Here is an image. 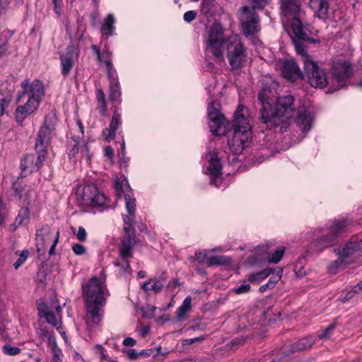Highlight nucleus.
I'll use <instances>...</instances> for the list:
<instances>
[{"label": "nucleus", "mask_w": 362, "mask_h": 362, "mask_svg": "<svg viewBox=\"0 0 362 362\" xmlns=\"http://www.w3.org/2000/svg\"><path fill=\"white\" fill-rule=\"evenodd\" d=\"M230 263V259L228 257L218 255L209 257L206 259V264L209 267L213 265H227Z\"/></svg>", "instance_id": "473e14b6"}, {"label": "nucleus", "mask_w": 362, "mask_h": 362, "mask_svg": "<svg viewBox=\"0 0 362 362\" xmlns=\"http://www.w3.org/2000/svg\"><path fill=\"white\" fill-rule=\"evenodd\" d=\"M121 96L119 85L117 79L112 78L110 86L109 99L112 102L117 101Z\"/></svg>", "instance_id": "7c9ffc66"}, {"label": "nucleus", "mask_w": 362, "mask_h": 362, "mask_svg": "<svg viewBox=\"0 0 362 362\" xmlns=\"http://www.w3.org/2000/svg\"><path fill=\"white\" fill-rule=\"evenodd\" d=\"M304 70L309 83L315 88H322L327 84V77L325 70L320 68L310 56H305Z\"/></svg>", "instance_id": "0eeeda50"}, {"label": "nucleus", "mask_w": 362, "mask_h": 362, "mask_svg": "<svg viewBox=\"0 0 362 362\" xmlns=\"http://www.w3.org/2000/svg\"><path fill=\"white\" fill-rule=\"evenodd\" d=\"M356 293H362V281L358 283L354 286H353L351 290L346 291V293H344L342 294L341 300H348L353 298Z\"/></svg>", "instance_id": "f704fd0d"}, {"label": "nucleus", "mask_w": 362, "mask_h": 362, "mask_svg": "<svg viewBox=\"0 0 362 362\" xmlns=\"http://www.w3.org/2000/svg\"><path fill=\"white\" fill-rule=\"evenodd\" d=\"M123 344L126 346H134L136 344V340L131 337H127L124 339Z\"/></svg>", "instance_id": "680f3d73"}, {"label": "nucleus", "mask_w": 362, "mask_h": 362, "mask_svg": "<svg viewBox=\"0 0 362 362\" xmlns=\"http://www.w3.org/2000/svg\"><path fill=\"white\" fill-rule=\"evenodd\" d=\"M54 235L55 233L52 232L51 228L47 225L42 226L40 230L36 232L37 252H40L41 250L42 252L45 251L46 245L52 243Z\"/></svg>", "instance_id": "6ab92c4d"}, {"label": "nucleus", "mask_w": 362, "mask_h": 362, "mask_svg": "<svg viewBox=\"0 0 362 362\" xmlns=\"http://www.w3.org/2000/svg\"><path fill=\"white\" fill-rule=\"evenodd\" d=\"M206 253L205 252H202V251H197L195 252V255H194V258L199 262H202L204 261L205 258H206Z\"/></svg>", "instance_id": "13d9d810"}, {"label": "nucleus", "mask_w": 362, "mask_h": 362, "mask_svg": "<svg viewBox=\"0 0 362 362\" xmlns=\"http://www.w3.org/2000/svg\"><path fill=\"white\" fill-rule=\"evenodd\" d=\"M21 86L23 91L18 93L17 101L21 102L25 96H28V100L23 105H19L16 109L15 119L19 125H22L25 119L38 108L45 94L43 84L39 80L30 83L25 79L21 82Z\"/></svg>", "instance_id": "20e7f679"}, {"label": "nucleus", "mask_w": 362, "mask_h": 362, "mask_svg": "<svg viewBox=\"0 0 362 362\" xmlns=\"http://www.w3.org/2000/svg\"><path fill=\"white\" fill-rule=\"evenodd\" d=\"M53 354V362H61L62 351L59 348H57L52 350Z\"/></svg>", "instance_id": "6e6d98bb"}, {"label": "nucleus", "mask_w": 362, "mask_h": 362, "mask_svg": "<svg viewBox=\"0 0 362 362\" xmlns=\"http://www.w3.org/2000/svg\"><path fill=\"white\" fill-rule=\"evenodd\" d=\"M338 256V259L334 261L332 264V268H339L350 264V261H348L345 257H341V255Z\"/></svg>", "instance_id": "c03bdc74"}, {"label": "nucleus", "mask_w": 362, "mask_h": 362, "mask_svg": "<svg viewBox=\"0 0 362 362\" xmlns=\"http://www.w3.org/2000/svg\"><path fill=\"white\" fill-rule=\"evenodd\" d=\"M283 274V269L281 267L276 268V272L275 275L272 276L268 282L264 285H262L259 288V291L260 293H264L267 289H272L275 287L276 283L281 279Z\"/></svg>", "instance_id": "cd10ccee"}, {"label": "nucleus", "mask_w": 362, "mask_h": 362, "mask_svg": "<svg viewBox=\"0 0 362 362\" xmlns=\"http://www.w3.org/2000/svg\"><path fill=\"white\" fill-rule=\"evenodd\" d=\"M67 148L68 155L71 159L76 158L79 153H83L84 149L86 151L88 158L90 159V158L88 146L86 145L84 146L80 145V141L78 139L74 137L70 138L68 141Z\"/></svg>", "instance_id": "b1692460"}, {"label": "nucleus", "mask_w": 362, "mask_h": 362, "mask_svg": "<svg viewBox=\"0 0 362 362\" xmlns=\"http://www.w3.org/2000/svg\"><path fill=\"white\" fill-rule=\"evenodd\" d=\"M105 155L110 159L112 160L114 155V151L111 146H106L105 148Z\"/></svg>", "instance_id": "e2e57ef3"}, {"label": "nucleus", "mask_w": 362, "mask_h": 362, "mask_svg": "<svg viewBox=\"0 0 362 362\" xmlns=\"http://www.w3.org/2000/svg\"><path fill=\"white\" fill-rule=\"evenodd\" d=\"M18 215L21 216V218H23V220L28 218L29 216L28 209L27 208L21 209Z\"/></svg>", "instance_id": "774afa93"}, {"label": "nucleus", "mask_w": 362, "mask_h": 362, "mask_svg": "<svg viewBox=\"0 0 362 362\" xmlns=\"http://www.w3.org/2000/svg\"><path fill=\"white\" fill-rule=\"evenodd\" d=\"M209 161L208 171L212 178L210 180L211 185L218 187L221 183V180L216 179L221 175L222 165L220 159L218 158L217 153L210 152L206 156Z\"/></svg>", "instance_id": "dca6fc26"}, {"label": "nucleus", "mask_w": 362, "mask_h": 362, "mask_svg": "<svg viewBox=\"0 0 362 362\" xmlns=\"http://www.w3.org/2000/svg\"><path fill=\"white\" fill-rule=\"evenodd\" d=\"M243 13L240 16V22L244 35L246 37L252 36L260 29L259 18L257 13L248 6L242 7Z\"/></svg>", "instance_id": "9b49d317"}, {"label": "nucleus", "mask_w": 362, "mask_h": 362, "mask_svg": "<svg viewBox=\"0 0 362 362\" xmlns=\"http://www.w3.org/2000/svg\"><path fill=\"white\" fill-rule=\"evenodd\" d=\"M348 225V221L344 219L327 223L325 228L320 230L324 235L312 243V247L317 252H322L332 246L337 242V237L346 231Z\"/></svg>", "instance_id": "423d86ee"}, {"label": "nucleus", "mask_w": 362, "mask_h": 362, "mask_svg": "<svg viewBox=\"0 0 362 362\" xmlns=\"http://www.w3.org/2000/svg\"><path fill=\"white\" fill-rule=\"evenodd\" d=\"M124 201L126 208L129 214H135L136 200L134 197H131L129 194H124Z\"/></svg>", "instance_id": "58836bf2"}, {"label": "nucleus", "mask_w": 362, "mask_h": 362, "mask_svg": "<svg viewBox=\"0 0 362 362\" xmlns=\"http://www.w3.org/2000/svg\"><path fill=\"white\" fill-rule=\"evenodd\" d=\"M106 65L107 75L110 78H114L112 71L113 70V66L112 64L111 60L104 62Z\"/></svg>", "instance_id": "bf43d9fd"}, {"label": "nucleus", "mask_w": 362, "mask_h": 362, "mask_svg": "<svg viewBox=\"0 0 362 362\" xmlns=\"http://www.w3.org/2000/svg\"><path fill=\"white\" fill-rule=\"evenodd\" d=\"M213 0H203L202 3V10L207 13L209 11V6Z\"/></svg>", "instance_id": "052dcab7"}, {"label": "nucleus", "mask_w": 362, "mask_h": 362, "mask_svg": "<svg viewBox=\"0 0 362 362\" xmlns=\"http://www.w3.org/2000/svg\"><path fill=\"white\" fill-rule=\"evenodd\" d=\"M314 339L311 337H306L292 344L290 348V353L301 351L310 349L314 344Z\"/></svg>", "instance_id": "bb28decb"}, {"label": "nucleus", "mask_w": 362, "mask_h": 362, "mask_svg": "<svg viewBox=\"0 0 362 362\" xmlns=\"http://www.w3.org/2000/svg\"><path fill=\"white\" fill-rule=\"evenodd\" d=\"M56 122L53 117L46 116L41 125L35 141L36 151L47 153V146L51 139L55 136Z\"/></svg>", "instance_id": "6e6552de"}, {"label": "nucleus", "mask_w": 362, "mask_h": 362, "mask_svg": "<svg viewBox=\"0 0 362 362\" xmlns=\"http://www.w3.org/2000/svg\"><path fill=\"white\" fill-rule=\"evenodd\" d=\"M313 122V117L310 112L305 109L298 110L296 124L303 133L306 134L311 129Z\"/></svg>", "instance_id": "5701e85b"}, {"label": "nucleus", "mask_w": 362, "mask_h": 362, "mask_svg": "<svg viewBox=\"0 0 362 362\" xmlns=\"http://www.w3.org/2000/svg\"><path fill=\"white\" fill-rule=\"evenodd\" d=\"M291 27L293 32L291 39H298L299 40H311L310 37V30L308 25H304L299 18H294L291 23Z\"/></svg>", "instance_id": "aec40b11"}, {"label": "nucleus", "mask_w": 362, "mask_h": 362, "mask_svg": "<svg viewBox=\"0 0 362 362\" xmlns=\"http://www.w3.org/2000/svg\"><path fill=\"white\" fill-rule=\"evenodd\" d=\"M332 0H310V7L315 11V15L320 19L329 18Z\"/></svg>", "instance_id": "4be33fe9"}, {"label": "nucleus", "mask_w": 362, "mask_h": 362, "mask_svg": "<svg viewBox=\"0 0 362 362\" xmlns=\"http://www.w3.org/2000/svg\"><path fill=\"white\" fill-rule=\"evenodd\" d=\"M270 1L271 0H252L253 6L251 8L255 10L257 8L262 9L270 3Z\"/></svg>", "instance_id": "de8ad7c7"}, {"label": "nucleus", "mask_w": 362, "mask_h": 362, "mask_svg": "<svg viewBox=\"0 0 362 362\" xmlns=\"http://www.w3.org/2000/svg\"><path fill=\"white\" fill-rule=\"evenodd\" d=\"M250 284H242L235 288V292L238 294L246 293L250 291Z\"/></svg>", "instance_id": "5fc2aeb1"}, {"label": "nucleus", "mask_w": 362, "mask_h": 362, "mask_svg": "<svg viewBox=\"0 0 362 362\" xmlns=\"http://www.w3.org/2000/svg\"><path fill=\"white\" fill-rule=\"evenodd\" d=\"M107 197L98 191L94 185H88L83 187L78 202L84 206L101 207L106 205Z\"/></svg>", "instance_id": "9d476101"}, {"label": "nucleus", "mask_w": 362, "mask_h": 362, "mask_svg": "<svg viewBox=\"0 0 362 362\" xmlns=\"http://www.w3.org/2000/svg\"><path fill=\"white\" fill-rule=\"evenodd\" d=\"M285 252V247H281L275 250L271 255L268 256V262L277 264L281 259Z\"/></svg>", "instance_id": "e433bc0d"}, {"label": "nucleus", "mask_w": 362, "mask_h": 362, "mask_svg": "<svg viewBox=\"0 0 362 362\" xmlns=\"http://www.w3.org/2000/svg\"><path fill=\"white\" fill-rule=\"evenodd\" d=\"M37 305L40 317H45L47 323L57 327L58 322L54 313L51 311L45 304L40 300H37Z\"/></svg>", "instance_id": "a878e982"}, {"label": "nucleus", "mask_w": 362, "mask_h": 362, "mask_svg": "<svg viewBox=\"0 0 362 362\" xmlns=\"http://www.w3.org/2000/svg\"><path fill=\"white\" fill-rule=\"evenodd\" d=\"M293 41V43L294 45L296 51L298 54L301 56L302 61L303 62L304 57L305 56H309L305 51L303 42H305L306 40H299L298 39H291Z\"/></svg>", "instance_id": "4c0bfd02"}, {"label": "nucleus", "mask_w": 362, "mask_h": 362, "mask_svg": "<svg viewBox=\"0 0 362 362\" xmlns=\"http://www.w3.org/2000/svg\"><path fill=\"white\" fill-rule=\"evenodd\" d=\"M332 72L339 83V88L344 86L342 83L349 78L353 73L351 64L342 59H336L332 62Z\"/></svg>", "instance_id": "4468645a"}, {"label": "nucleus", "mask_w": 362, "mask_h": 362, "mask_svg": "<svg viewBox=\"0 0 362 362\" xmlns=\"http://www.w3.org/2000/svg\"><path fill=\"white\" fill-rule=\"evenodd\" d=\"M62 3V0H59L57 1V2H54V1H52V4L54 5V12L58 15L59 16L60 13H61V6H60V4Z\"/></svg>", "instance_id": "69168bd1"}, {"label": "nucleus", "mask_w": 362, "mask_h": 362, "mask_svg": "<svg viewBox=\"0 0 362 362\" xmlns=\"http://www.w3.org/2000/svg\"><path fill=\"white\" fill-rule=\"evenodd\" d=\"M163 286L156 280V278L151 279L148 281L144 283L142 288L145 291H153L155 293L159 292Z\"/></svg>", "instance_id": "72a5a7b5"}, {"label": "nucleus", "mask_w": 362, "mask_h": 362, "mask_svg": "<svg viewBox=\"0 0 362 362\" xmlns=\"http://www.w3.org/2000/svg\"><path fill=\"white\" fill-rule=\"evenodd\" d=\"M245 107L240 105L234 113L233 136L228 138V144L234 154H240L246 146V144L252 138V132L249 119L244 114Z\"/></svg>", "instance_id": "39448f33"}, {"label": "nucleus", "mask_w": 362, "mask_h": 362, "mask_svg": "<svg viewBox=\"0 0 362 362\" xmlns=\"http://www.w3.org/2000/svg\"><path fill=\"white\" fill-rule=\"evenodd\" d=\"M335 329V323L329 325L325 329L318 334L320 339H328L331 337L333 330Z\"/></svg>", "instance_id": "79ce46f5"}, {"label": "nucleus", "mask_w": 362, "mask_h": 362, "mask_svg": "<svg viewBox=\"0 0 362 362\" xmlns=\"http://www.w3.org/2000/svg\"><path fill=\"white\" fill-rule=\"evenodd\" d=\"M3 352L8 356H16L21 352V349L17 346H13L9 344H5L2 347Z\"/></svg>", "instance_id": "37998d69"}, {"label": "nucleus", "mask_w": 362, "mask_h": 362, "mask_svg": "<svg viewBox=\"0 0 362 362\" xmlns=\"http://www.w3.org/2000/svg\"><path fill=\"white\" fill-rule=\"evenodd\" d=\"M124 230L125 233L119 247V255L127 269H129V262L127 259L132 257V251L136 243L135 239V228L125 227L124 228Z\"/></svg>", "instance_id": "f8f14e48"}, {"label": "nucleus", "mask_w": 362, "mask_h": 362, "mask_svg": "<svg viewBox=\"0 0 362 362\" xmlns=\"http://www.w3.org/2000/svg\"><path fill=\"white\" fill-rule=\"evenodd\" d=\"M98 353L100 356V362H118L112 359L107 354L106 350L101 346L97 345Z\"/></svg>", "instance_id": "a19ab883"}, {"label": "nucleus", "mask_w": 362, "mask_h": 362, "mask_svg": "<svg viewBox=\"0 0 362 362\" xmlns=\"http://www.w3.org/2000/svg\"><path fill=\"white\" fill-rule=\"evenodd\" d=\"M192 298L190 296L185 298L182 305L177 308L176 312V317L177 320H181L184 318L187 313L191 308Z\"/></svg>", "instance_id": "2f4dec72"}, {"label": "nucleus", "mask_w": 362, "mask_h": 362, "mask_svg": "<svg viewBox=\"0 0 362 362\" xmlns=\"http://www.w3.org/2000/svg\"><path fill=\"white\" fill-rule=\"evenodd\" d=\"M98 103L99 108L100 109V112L102 115L105 114V112L107 110L105 100L98 101Z\"/></svg>", "instance_id": "338daca9"}, {"label": "nucleus", "mask_w": 362, "mask_h": 362, "mask_svg": "<svg viewBox=\"0 0 362 362\" xmlns=\"http://www.w3.org/2000/svg\"><path fill=\"white\" fill-rule=\"evenodd\" d=\"M206 53L211 54L218 62L224 61V52L233 70L241 68L246 61L247 49L237 35L225 39L219 24H214L205 36Z\"/></svg>", "instance_id": "f257e3e1"}, {"label": "nucleus", "mask_w": 362, "mask_h": 362, "mask_svg": "<svg viewBox=\"0 0 362 362\" xmlns=\"http://www.w3.org/2000/svg\"><path fill=\"white\" fill-rule=\"evenodd\" d=\"M59 238V231L57 230L55 233L54 236L53 237L52 243L51 247H50L49 250V255H54V250H55L56 245L58 243Z\"/></svg>", "instance_id": "3c124183"}, {"label": "nucleus", "mask_w": 362, "mask_h": 362, "mask_svg": "<svg viewBox=\"0 0 362 362\" xmlns=\"http://www.w3.org/2000/svg\"><path fill=\"white\" fill-rule=\"evenodd\" d=\"M197 13L194 11H188L185 13L183 16L184 21L187 23H190L196 18Z\"/></svg>", "instance_id": "864d4df0"}, {"label": "nucleus", "mask_w": 362, "mask_h": 362, "mask_svg": "<svg viewBox=\"0 0 362 362\" xmlns=\"http://www.w3.org/2000/svg\"><path fill=\"white\" fill-rule=\"evenodd\" d=\"M82 287L86 310L85 320L88 327L92 329L103 319L107 290L103 279L100 280L97 276L91 277Z\"/></svg>", "instance_id": "7ed1b4c3"}, {"label": "nucleus", "mask_w": 362, "mask_h": 362, "mask_svg": "<svg viewBox=\"0 0 362 362\" xmlns=\"http://www.w3.org/2000/svg\"><path fill=\"white\" fill-rule=\"evenodd\" d=\"M77 58V51L73 46H69L66 49L64 54L61 55L62 74L64 76H66L69 74Z\"/></svg>", "instance_id": "f3484780"}, {"label": "nucleus", "mask_w": 362, "mask_h": 362, "mask_svg": "<svg viewBox=\"0 0 362 362\" xmlns=\"http://www.w3.org/2000/svg\"><path fill=\"white\" fill-rule=\"evenodd\" d=\"M269 92L264 88L258 93V101L262 106L259 119L267 129H279L280 133H284L289 127L290 119L296 110L294 98L290 95L280 97L273 107L269 100Z\"/></svg>", "instance_id": "f03ea898"}, {"label": "nucleus", "mask_w": 362, "mask_h": 362, "mask_svg": "<svg viewBox=\"0 0 362 362\" xmlns=\"http://www.w3.org/2000/svg\"><path fill=\"white\" fill-rule=\"evenodd\" d=\"M115 20L114 16L112 14H108L107 16L105 18V23L102 27L103 31L107 30L110 35H112L115 29Z\"/></svg>", "instance_id": "c9c22d12"}, {"label": "nucleus", "mask_w": 362, "mask_h": 362, "mask_svg": "<svg viewBox=\"0 0 362 362\" xmlns=\"http://www.w3.org/2000/svg\"><path fill=\"white\" fill-rule=\"evenodd\" d=\"M218 104L211 103L208 107L209 124L211 132L217 136L225 135L228 134V123L226 122L224 116L219 112L215 106Z\"/></svg>", "instance_id": "1a4fd4ad"}, {"label": "nucleus", "mask_w": 362, "mask_h": 362, "mask_svg": "<svg viewBox=\"0 0 362 362\" xmlns=\"http://www.w3.org/2000/svg\"><path fill=\"white\" fill-rule=\"evenodd\" d=\"M76 238L81 242H85L86 240L87 233L83 227L80 226L78 228Z\"/></svg>", "instance_id": "603ef678"}, {"label": "nucleus", "mask_w": 362, "mask_h": 362, "mask_svg": "<svg viewBox=\"0 0 362 362\" xmlns=\"http://www.w3.org/2000/svg\"><path fill=\"white\" fill-rule=\"evenodd\" d=\"M47 344L51 347L52 350L59 348L57 344L56 338L53 334L49 335V337L47 338Z\"/></svg>", "instance_id": "4d7b16f0"}, {"label": "nucleus", "mask_w": 362, "mask_h": 362, "mask_svg": "<svg viewBox=\"0 0 362 362\" xmlns=\"http://www.w3.org/2000/svg\"><path fill=\"white\" fill-rule=\"evenodd\" d=\"M134 217H135V214H129V215L124 216L123 220H124V222L125 224L124 228L127 227L129 228H134Z\"/></svg>", "instance_id": "49530a36"}, {"label": "nucleus", "mask_w": 362, "mask_h": 362, "mask_svg": "<svg viewBox=\"0 0 362 362\" xmlns=\"http://www.w3.org/2000/svg\"><path fill=\"white\" fill-rule=\"evenodd\" d=\"M204 339V337H195V338H192V339H185L183 341V344H192L196 341H201V340H203Z\"/></svg>", "instance_id": "0e129e2a"}, {"label": "nucleus", "mask_w": 362, "mask_h": 362, "mask_svg": "<svg viewBox=\"0 0 362 362\" xmlns=\"http://www.w3.org/2000/svg\"><path fill=\"white\" fill-rule=\"evenodd\" d=\"M37 155L30 154L24 157L21 163V168L24 176L33 172L38 171L42 166L47 153L43 151H36Z\"/></svg>", "instance_id": "ddd939ff"}, {"label": "nucleus", "mask_w": 362, "mask_h": 362, "mask_svg": "<svg viewBox=\"0 0 362 362\" xmlns=\"http://www.w3.org/2000/svg\"><path fill=\"white\" fill-rule=\"evenodd\" d=\"M120 124V115L115 111L110 123V127L105 129L103 132V135L104 136L106 141H110L115 138L116 131L119 128Z\"/></svg>", "instance_id": "393cba45"}, {"label": "nucleus", "mask_w": 362, "mask_h": 362, "mask_svg": "<svg viewBox=\"0 0 362 362\" xmlns=\"http://www.w3.org/2000/svg\"><path fill=\"white\" fill-rule=\"evenodd\" d=\"M72 250L76 255H83L86 253V248L83 245L78 243L73 245Z\"/></svg>", "instance_id": "09e8293b"}, {"label": "nucleus", "mask_w": 362, "mask_h": 362, "mask_svg": "<svg viewBox=\"0 0 362 362\" xmlns=\"http://www.w3.org/2000/svg\"><path fill=\"white\" fill-rule=\"evenodd\" d=\"M281 72L284 78L292 81L303 78V74L299 66L293 59H287L284 61Z\"/></svg>", "instance_id": "412c9836"}, {"label": "nucleus", "mask_w": 362, "mask_h": 362, "mask_svg": "<svg viewBox=\"0 0 362 362\" xmlns=\"http://www.w3.org/2000/svg\"><path fill=\"white\" fill-rule=\"evenodd\" d=\"M28 254H29V252L28 250H23L21 252L18 259L13 264V267H15V269H18L25 262V260L27 259V258L28 257Z\"/></svg>", "instance_id": "a18cd8bd"}, {"label": "nucleus", "mask_w": 362, "mask_h": 362, "mask_svg": "<svg viewBox=\"0 0 362 362\" xmlns=\"http://www.w3.org/2000/svg\"><path fill=\"white\" fill-rule=\"evenodd\" d=\"M274 272V270L272 268H266L260 272L257 273L250 274L248 275V281L251 283L259 284L262 280L266 279L270 274Z\"/></svg>", "instance_id": "c85d7f7f"}, {"label": "nucleus", "mask_w": 362, "mask_h": 362, "mask_svg": "<svg viewBox=\"0 0 362 362\" xmlns=\"http://www.w3.org/2000/svg\"><path fill=\"white\" fill-rule=\"evenodd\" d=\"M246 340L243 336H240L232 339L226 346L229 350H235L238 346L243 345Z\"/></svg>", "instance_id": "ea45409f"}, {"label": "nucleus", "mask_w": 362, "mask_h": 362, "mask_svg": "<svg viewBox=\"0 0 362 362\" xmlns=\"http://www.w3.org/2000/svg\"><path fill=\"white\" fill-rule=\"evenodd\" d=\"M301 5L298 0H280L281 14L286 21L299 18Z\"/></svg>", "instance_id": "2eb2a0df"}, {"label": "nucleus", "mask_w": 362, "mask_h": 362, "mask_svg": "<svg viewBox=\"0 0 362 362\" xmlns=\"http://www.w3.org/2000/svg\"><path fill=\"white\" fill-rule=\"evenodd\" d=\"M122 351L126 354L131 360L136 359L139 356V353L134 349H123Z\"/></svg>", "instance_id": "8fccbe9b"}, {"label": "nucleus", "mask_w": 362, "mask_h": 362, "mask_svg": "<svg viewBox=\"0 0 362 362\" xmlns=\"http://www.w3.org/2000/svg\"><path fill=\"white\" fill-rule=\"evenodd\" d=\"M361 251L362 240H351L341 250H334L337 255L345 257L348 261H350V263L352 262V259L359 255Z\"/></svg>", "instance_id": "a211bd4d"}, {"label": "nucleus", "mask_w": 362, "mask_h": 362, "mask_svg": "<svg viewBox=\"0 0 362 362\" xmlns=\"http://www.w3.org/2000/svg\"><path fill=\"white\" fill-rule=\"evenodd\" d=\"M91 49L96 55L97 59L99 62H106L110 60L112 53L109 51L107 45L105 46L102 52H100V49L95 45L91 46Z\"/></svg>", "instance_id": "c756f323"}]
</instances>
